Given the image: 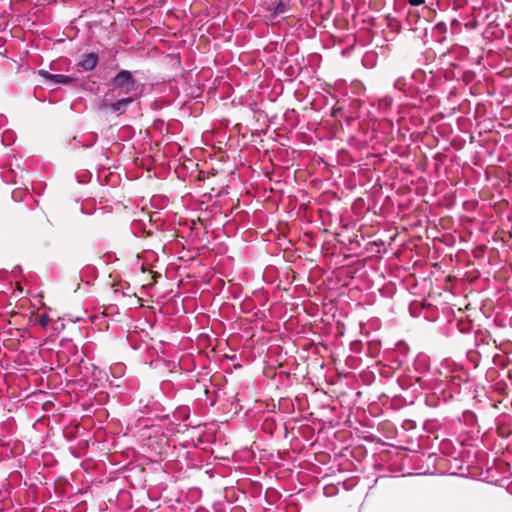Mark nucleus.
Returning <instances> with one entry per match:
<instances>
[{"mask_svg":"<svg viewBox=\"0 0 512 512\" xmlns=\"http://www.w3.org/2000/svg\"><path fill=\"white\" fill-rule=\"evenodd\" d=\"M406 86H407V79L405 77H402V76L398 77L394 81V88H396L398 90L404 91Z\"/></svg>","mask_w":512,"mask_h":512,"instance_id":"6e6552de","label":"nucleus"},{"mask_svg":"<svg viewBox=\"0 0 512 512\" xmlns=\"http://www.w3.org/2000/svg\"><path fill=\"white\" fill-rule=\"evenodd\" d=\"M39 324L42 326V327H46L48 324H49V318L47 315L45 314H42L39 318Z\"/></svg>","mask_w":512,"mask_h":512,"instance_id":"1a4fd4ad","label":"nucleus"},{"mask_svg":"<svg viewBox=\"0 0 512 512\" xmlns=\"http://www.w3.org/2000/svg\"><path fill=\"white\" fill-rule=\"evenodd\" d=\"M132 102V97L121 98L113 103L102 102L99 104L98 109L101 111H109L120 116L128 110V107Z\"/></svg>","mask_w":512,"mask_h":512,"instance_id":"f03ea898","label":"nucleus"},{"mask_svg":"<svg viewBox=\"0 0 512 512\" xmlns=\"http://www.w3.org/2000/svg\"><path fill=\"white\" fill-rule=\"evenodd\" d=\"M273 18L282 16L291 10L290 0H278L274 7H267Z\"/></svg>","mask_w":512,"mask_h":512,"instance_id":"39448f33","label":"nucleus"},{"mask_svg":"<svg viewBox=\"0 0 512 512\" xmlns=\"http://www.w3.org/2000/svg\"><path fill=\"white\" fill-rule=\"evenodd\" d=\"M99 62V56L97 53H85L81 56V59L77 62V67L83 71H93Z\"/></svg>","mask_w":512,"mask_h":512,"instance_id":"20e7f679","label":"nucleus"},{"mask_svg":"<svg viewBox=\"0 0 512 512\" xmlns=\"http://www.w3.org/2000/svg\"><path fill=\"white\" fill-rule=\"evenodd\" d=\"M412 6H419L425 2V0H407Z\"/></svg>","mask_w":512,"mask_h":512,"instance_id":"9d476101","label":"nucleus"},{"mask_svg":"<svg viewBox=\"0 0 512 512\" xmlns=\"http://www.w3.org/2000/svg\"><path fill=\"white\" fill-rule=\"evenodd\" d=\"M392 103L393 98L391 96H385L379 100V108L385 112L391 107Z\"/></svg>","mask_w":512,"mask_h":512,"instance_id":"0eeeda50","label":"nucleus"},{"mask_svg":"<svg viewBox=\"0 0 512 512\" xmlns=\"http://www.w3.org/2000/svg\"><path fill=\"white\" fill-rule=\"evenodd\" d=\"M38 74L44 79L45 83L49 85L71 84L78 80L76 77L73 76L52 74L44 69L39 70Z\"/></svg>","mask_w":512,"mask_h":512,"instance_id":"7ed1b4c3","label":"nucleus"},{"mask_svg":"<svg viewBox=\"0 0 512 512\" xmlns=\"http://www.w3.org/2000/svg\"><path fill=\"white\" fill-rule=\"evenodd\" d=\"M110 85L113 90H122L129 93L137 89V82L133 74L129 70H120L114 77L111 78Z\"/></svg>","mask_w":512,"mask_h":512,"instance_id":"f257e3e1","label":"nucleus"},{"mask_svg":"<svg viewBox=\"0 0 512 512\" xmlns=\"http://www.w3.org/2000/svg\"><path fill=\"white\" fill-rule=\"evenodd\" d=\"M447 33V25L445 22H438L433 28V34L438 37V41H442L445 39V34Z\"/></svg>","mask_w":512,"mask_h":512,"instance_id":"423d86ee","label":"nucleus"}]
</instances>
